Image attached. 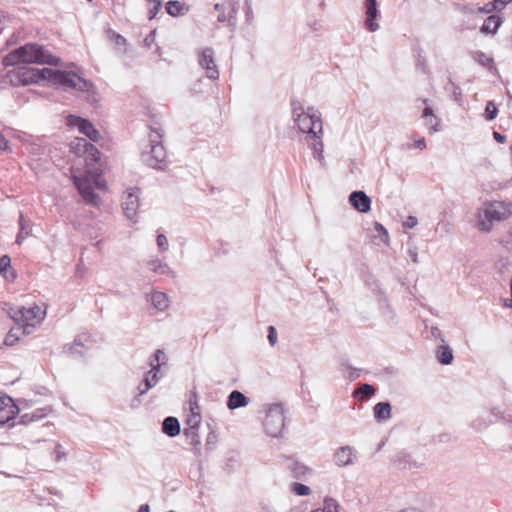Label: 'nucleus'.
Here are the masks:
<instances>
[{"label": "nucleus", "mask_w": 512, "mask_h": 512, "mask_svg": "<svg viewBox=\"0 0 512 512\" xmlns=\"http://www.w3.org/2000/svg\"><path fill=\"white\" fill-rule=\"evenodd\" d=\"M160 379H161V376H155L154 373L146 372L144 374L142 383H143V385H146V387L152 389L153 387H155L158 384Z\"/></svg>", "instance_id": "nucleus-38"}, {"label": "nucleus", "mask_w": 512, "mask_h": 512, "mask_svg": "<svg viewBox=\"0 0 512 512\" xmlns=\"http://www.w3.org/2000/svg\"><path fill=\"white\" fill-rule=\"evenodd\" d=\"M62 446L60 444H57L56 446V460L60 461L61 459L65 458V453L61 451Z\"/></svg>", "instance_id": "nucleus-56"}, {"label": "nucleus", "mask_w": 512, "mask_h": 512, "mask_svg": "<svg viewBox=\"0 0 512 512\" xmlns=\"http://www.w3.org/2000/svg\"><path fill=\"white\" fill-rule=\"evenodd\" d=\"M150 507L148 504H143L139 507L138 512H149Z\"/></svg>", "instance_id": "nucleus-64"}, {"label": "nucleus", "mask_w": 512, "mask_h": 512, "mask_svg": "<svg viewBox=\"0 0 512 512\" xmlns=\"http://www.w3.org/2000/svg\"><path fill=\"white\" fill-rule=\"evenodd\" d=\"M493 137L498 143H503L506 139V137L499 132H493Z\"/></svg>", "instance_id": "nucleus-59"}, {"label": "nucleus", "mask_w": 512, "mask_h": 512, "mask_svg": "<svg viewBox=\"0 0 512 512\" xmlns=\"http://www.w3.org/2000/svg\"><path fill=\"white\" fill-rule=\"evenodd\" d=\"M73 148L77 154L83 153L86 160L96 162L100 157L99 150L85 138H78Z\"/></svg>", "instance_id": "nucleus-16"}, {"label": "nucleus", "mask_w": 512, "mask_h": 512, "mask_svg": "<svg viewBox=\"0 0 512 512\" xmlns=\"http://www.w3.org/2000/svg\"><path fill=\"white\" fill-rule=\"evenodd\" d=\"M512 0H493L486 5L482 6V8H478L477 10L481 13L487 14L494 10H502L505 6L510 3Z\"/></svg>", "instance_id": "nucleus-31"}, {"label": "nucleus", "mask_w": 512, "mask_h": 512, "mask_svg": "<svg viewBox=\"0 0 512 512\" xmlns=\"http://www.w3.org/2000/svg\"><path fill=\"white\" fill-rule=\"evenodd\" d=\"M502 24V20L498 15L489 16L481 27V32L484 34H495Z\"/></svg>", "instance_id": "nucleus-23"}, {"label": "nucleus", "mask_w": 512, "mask_h": 512, "mask_svg": "<svg viewBox=\"0 0 512 512\" xmlns=\"http://www.w3.org/2000/svg\"><path fill=\"white\" fill-rule=\"evenodd\" d=\"M374 230L376 232L375 235H373V241L376 245H383L387 244L389 241V235L387 230L384 228V226L378 222H375L374 224Z\"/></svg>", "instance_id": "nucleus-29"}, {"label": "nucleus", "mask_w": 512, "mask_h": 512, "mask_svg": "<svg viewBox=\"0 0 512 512\" xmlns=\"http://www.w3.org/2000/svg\"><path fill=\"white\" fill-rule=\"evenodd\" d=\"M86 350L87 347L81 340V337H77L71 345L64 347V351L74 357H82Z\"/></svg>", "instance_id": "nucleus-24"}, {"label": "nucleus", "mask_w": 512, "mask_h": 512, "mask_svg": "<svg viewBox=\"0 0 512 512\" xmlns=\"http://www.w3.org/2000/svg\"><path fill=\"white\" fill-rule=\"evenodd\" d=\"M187 11L188 8L185 6V4H182L177 0L168 1L166 3V12L172 17L184 15Z\"/></svg>", "instance_id": "nucleus-27"}, {"label": "nucleus", "mask_w": 512, "mask_h": 512, "mask_svg": "<svg viewBox=\"0 0 512 512\" xmlns=\"http://www.w3.org/2000/svg\"><path fill=\"white\" fill-rule=\"evenodd\" d=\"M151 7L149 8V19L152 20L153 18H155V16L157 15V13L159 12V10L161 9L162 6H158V5H150Z\"/></svg>", "instance_id": "nucleus-54"}, {"label": "nucleus", "mask_w": 512, "mask_h": 512, "mask_svg": "<svg viewBox=\"0 0 512 512\" xmlns=\"http://www.w3.org/2000/svg\"><path fill=\"white\" fill-rule=\"evenodd\" d=\"M435 356L442 365H449L454 359L453 351L448 345H440L435 351Z\"/></svg>", "instance_id": "nucleus-21"}, {"label": "nucleus", "mask_w": 512, "mask_h": 512, "mask_svg": "<svg viewBox=\"0 0 512 512\" xmlns=\"http://www.w3.org/2000/svg\"><path fill=\"white\" fill-rule=\"evenodd\" d=\"M311 139L313 140V142L309 143V146L313 149L314 156L321 163H323V160H324V157H323V143L321 141V137H319L318 139H315V138H311Z\"/></svg>", "instance_id": "nucleus-36"}, {"label": "nucleus", "mask_w": 512, "mask_h": 512, "mask_svg": "<svg viewBox=\"0 0 512 512\" xmlns=\"http://www.w3.org/2000/svg\"><path fill=\"white\" fill-rule=\"evenodd\" d=\"M365 27L370 32H375L379 29V24L376 22L377 18L380 16V12L378 10V4L376 0H365Z\"/></svg>", "instance_id": "nucleus-14"}, {"label": "nucleus", "mask_w": 512, "mask_h": 512, "mask_svg": "<svg viewBox=\"0 0 512 512\" xmlns=\"http://www.w3.org/2000/svg\"><path fill=\"white\" fill-rule=\"evenodd\" d=\"M408 255L414 263H418V253L415 247L408 249Z\"/></svg>", "instance_id": "nucleus-55"}, {"label": "nucleus", "mask_w": 512, "mask_h": 512, "mask_svg": "<svg viewBox=\"0 0 512 512\" xmlns=\"http://www.w3.org/2000/svg\"><path fill=\"white\" fill-rule=\"evenodd\" d=\"M73 183L86 203L96 205L99 196L94 192L88 176L73 174Z\"/></svg>", "instance_id": "nucleus-9"}, {"label": "nucleus", "mask_w": 512, "mask_h": 512, "mask_svg": "<svg viewBox=\"0 0 512 512\" xmlns=\"http://www.w3.org/2000/svg\"><path fill=\"white\" fill-rule=\"evenodd\" d=\"M190 410L192 414L193 412H198L199 407L196 401L192 402V400H190Z\"/></svg>", "instance_id": "nucleus-63"}, {"label": "nucleus", "mask_w": 512, "mask_h": 512, "mask_svg": "<svg viewBox=\"0 0 512 512\" xmlns=\"http://www.w3.org/2000/svg\"><path fill=\"white\" fill-rule=\"evenodd\" d=\"M333 460L338 467L353 465L357 460V451L350 445L341 446L335 451Z\"/></svg>", "instance_id": "nucleus-13"}, {"label": "nucleus", "mask_w": 512, "mask_h": 512, "mask_svg": "<svg viewBox=\"0 0 512 512\" xmlns=\"http://www.w3.org/2000/svg\"><path fill=\"white\" fill-rule=\"evenodd\" d=\"M150 390V388L146 387V385H143L142 381L137 386V396H143L147 394V392Z\"/></svg>", "instance_id": "nucleus-53"}, {"label": "nucleus", "mask_w": 512, "mask_h": 512, "mask_svg": "<svg viewBox=\"0 0 512 512\" xmlns=\"http://www.w3.org/2000/svg\"><path fill=\"white\" fill-rule=\"evenodd\" d=\"M425 120H426V125L429 126V128L433 132H437L440 130L441 120L436 115L433 114L432 116H430L428 119H425Z\"/></svg>", "instance_id": "nucleus-44"}, {"label": "nucleus", "mask_w": 512, "mask_h": 512, "mask_svg": "<svg viewBox=\"0 0 512 512\" xmlns=\"http://www.w3.org/2000/svg\"><path fill=\"white\" fill-rule=\"evenodd\" d=\"M122 208L125 216L133 223L138 222L139 190L130 189L122 201Z\"/></svg>", "instance_id": "nucleus-10"}, {"label": "nucleus", "mask_w": 512, "mask_h": 512, "mask_svg": "<svg viewBox=\"0 0 512 512\" xmlns=\"http://www.w3.org/2000/svg\"><path fill=\"white\" fill-rule=\"evenodd\" d=\"M351 206L361 213H367L371 209V199L364 191H353L349 195Z\"/></svg>", "instance_id": "nucleus-15"}, {"label": "nucleus", "mask_w": 512, "mask_h": 512, "mask_svg": "<svg viewBox=\"0 0 512 512\" xmlns=\"http://www.w3.org/2000/svg\"><path fill=\"white\" fill-rule=\"evenodd\" d=\"M394 463L400 469H411L413 467H416V463L412 460L410 454L404 451L398 452L395 455Z\"/></svg>", "instance_id": "nucleus-25"}, {"label": "nucleus", "mask_w": 512, "mask_h": 512, "mask_svg": "<svg viewBox=\"0 0 512 512\" xmlns=\"http://www.w3.org/2000/svg\"><path fill=\"white\" fill-rule=\"evenodd\" d=\"M151 270L157 274L171 275L175 277V272L169 267V265L159 259H153L149 262Z\"/></svg>", "instance_id": "nucleus-26"}, {"label": "nucleus", "mask_w": 512, "mask_h": 512, "mask_svg": "<svg viewBox=\"0 0 512 512\" xmlns=\"http://www.w3.org/2000/svg\"><path fill=\"white\" fill-rule=\"evenodd\" d=\"M149 359H152L154 360V363H159L161 365H166L168 361L167 355L162 349H157Z\"/></svg>", "instance_id": "nucleus-41"}, {"label": "nucleus", "mask_w": 512, "mask_h": 512, "mask_svg": "<svg viewBox=\"0 0 512 512\" xmlns=\"http://www.w3.org/2000/svg\"><path fill=\"white\" fill-rule=\"evenodd\" d=\"M8 147V142L3 135L0 134V150H5Z\"/></svg>", "instance_id": "nucleus-61"}, {"label": "nucleus", "mask_w": 512, "mask_h": 512, "mask_svg": "<svg viewBox=\"0 0 512 512\" xmlns=\"http://www.w3.org/2000/svg\"><path fill=\"white\" fill-rule=\"evenodd\" d=\"M264 430L270 437L280 438L285 428V414L281 403L268 405L263 421Z\"/></svg>", "instance_id": "nucleus-4"}, {"label": "nucleus", "mask_w": 512, "mask_h": 512, "mask_svg": "<svg viewBox=\"0 0 512 512\" xmlns=\"http://www.w3.org/2000/svg\"><path fill=\"white\" fill-rule=\"evenodd\" d=\"M184 435L189 440V443L194 446H198L200 444V438L198 435V430H193L192 428H185Z\"/></svg>", "instance_id": "nucleus-39"}, {"label": "nucleus", "mask_w": 512, "mask_h": 512, "mask_svg": "<svg viewBox=\"0 0 512 512\" xmlns=\"http://www.w3.org/2000/svg\"><path fill=\"white\" fill-rule=\"evenodd\" d=\"M18 338L13 334V330H11L9 332V334L6 336L5 340H4V343L8 346H12L14 345L15 341L17 340Z\"/></svg>", "instance_id": "nucleus-52"}, {"label": "nucleus", "mask_w": 512, "mask_h": 512, "mask_svg": "<svg viewBox=\"0 0 512 512\" xmlns=\"http://www.w3.org/2000/svg\"><path fill=\"white\" fill-rule=\"evenodd\" d=\"M497 113H498V109L497 107L495 106L494 102L492 101H489L486 105V108H485V117L487 120H493L496 118L497 116Z\"/></svg>", "instance_id": "nucleus-43"}, {"label": "nucleus", "mask_w": 512, "mask_h": 512, "mask_svg": "<svg viewBox=\"0 0 512 512\" xmlns=\"http://www.w3.org/2000/svg\"><path fill=\"white\" fill-rule=\"evenodd\" d=\"M433 114L434 113H433V110H432L431 107H425L424 110H423L422 117L425 118V119H428Z\"/></svg>", "instance_id": "nucleus-58"}, {"label": "nucleus", "mask_w": 512, "mask_h": 512, "mask_svg": "<svg viewBox=\"0 0 512 512\" xmlns=\"http://www.w3.org/2000/svg\"><path fill=\"white\" fill-rule=\"evenodd\" d=\"M199 65L206 71V76L211 80L219 78V71L214 60V51L212 48H205L198 57Z\"/></svg>", "instance_id": "nucleus-12"}, {"label": "nucleus", "mask_w": 512, "mask_h": 512, "mask_svg": "<svg viewBox=\"0 0 512 512\" xmlns=\"http://www.w3.org/2000/svg\"><path fill=\"white\" fill-rule=\"evenodd\" d=\"M415 147L418 149H424L426 147V142L424 138H420L415 141Z\"/></svg>", "instance_id": "nucleus-60"}, {"label": "nucleus", "mask_w": 512, "mask_h": 512, "mask_svg": "<svg viewBox=\"0 0 512 512\" xmlns=\"http://www.w3.org/2000/svg\"><path fill=\"white\" fill-rule=\"evenodd\" d=\"M162 135L156 129L151 130L150 150L142 153V160L147 166L164 171L168 167L167 153L160 139Z\"/></svg>", "instance_id": "nucleus-2"}, {"label": "nucleus", "mask_w": 512, "mask_h": 512, "mask_svg": "<svg viewBox=\"0 0 512 512\" xmlns=\"http://www.w3.org/2000/svg\"><path fill=\"white\" fill-rule=\"evenodd\" d=\"M288 469L290 470L292 476L296 479L305 477L310 471L306 465L298 461H291V463L288 465Z\"/></svg>", "instance_id": "nucleus-30"}, {"label": "nucleus", "mask_w": 512, "mask_h": 512, "mask_svg": "<svg viewBox=\"0 0 512 512\" xmlns=\"http://www.w3.org/2000/svg\"><path fill=\"white\" fill-rule=\"evenodd\" d=\"M11 268V259L8 255H3L0 257V274L4 276L7 280H14L16 278V274L11 272L10 275L7 274V270Z\"/></svg>", "instance_id": "nucleus-32"}, {"label": "nucleus", "mask_w": 512, "mask_h": 512, "mask_svg": "<svg viewBox=\"0 0 512 512\" xmlns=\"http://www.w3.org/2000/svg\"><path fill=\"white\" fill-rule=\"evenodd\" d=\"M47 80L52 81L54 84L79 91H89L92 87L91 82L70 71L50 69V73L47 74Z\"/></svg>", "instance_id": "nucleus-6"}, {"label": "nucleus", "mask_w": 512, "mask_h": 512, "mask_svg": "<svg viewBox=\"0 0 512 512\" xmlns=\"http://www.w3.org/2000/svg\"><path fill=\"white\" fill-rule=\"evenodd\" d=\"M25 52H23L24 64H47L57 66L60 64V59L51 54L44 46L37 43H27L23 45Z\"/></svg>", "instance_id": "nucleus-5"}, {"label": "nucleus", "mask_w": 512, "mask_h": 512, "mask_svg": "<svg viewBox=\"0 0 512 512\" xmlns=\"http://www.w3.org/2000/svg\"><path fill=\"white\" fill-rule=\"evenodd\" d=\"M293 117L299 130L302 133L310 135V138L318 139L322 135L321 116L313 107L304 111L302 107H297L293 103Z\"/></svg>", "instance_id": "nucleus-1"}, {"label": "nucleus", "mask_w": 512, "mask_h": 512, "mask_svg": "<svg viewBox=\"0 0 512 512\" xmlns=\"http://www.w3.org/2000/svg\"><path fill=\"white\" fill-rule=\"evenodd\" d=\"M108 34L110 40L114 42L116 45L123 46L126 44V39L122 35L116 33L115 31L109 30Z\"/></svg>", "instance_id": "nucleus-46"}, {"label": "nucleus", "mask_w": 512, "mask_h": 512, "mask_svg": "<svg viewBox=\"0 0 512 512\" xmlns=\"http://www.w3.org/2000/svg\"><path fill=\"white\" fill-rule=\"evenodd\" d=\"M473 58L476 62H478L483 67H491L493 64V59L487 56L485 53L477 51L473 54Z\"/></svg>", "instance_id": "nucleus-37"}, {"label": "nucleus", "mask_w": 512, "mask_h": 512, "mask_svg": "<svg viewBox=\"0 0 512 512\" xmlns=\"http://www.w3.org/2000/svg\"><path fill=\"white\" fill-rule=\"evenodd\" d=\"M374 417L378 422L391 418V405L389 402H379L373 408Z\"/></svg>", "instance_id": "nucleus-20"}, {"label": "nucleus", "mask_w": 512, "mask_h": 512, "mask_svg": "<svg viewBox=\"0 0 512 512\" xmlns=\"http://www.w3.org/2000/svg\"><path fill=\"white\" fill-rule=\"evenodd\" d=\"M12 399L5 397L0 399V425H4L15 417L16 407L10 405Z\"/></svg>", "instance_id": "nucleus-17"}, {"label": "nucleus", "mask_w": 512, "mask_h": 512, "mask_svg": "<svg viewBox=\"0 0 512 512\" xmlns=\"http://www.w3.org/2000/svg\"><path fill=\"white\" fill-rule=\"evenodd\" d=\"M444 90L452 96L454 101H461L462 90L451 79H448L447 83L444 85Z\"/></svg>", "instance_id": "nucleus-33"}, {"label": "nucleus", "mask_w": 512, "mask_h": 512, "mask_svg": "<svg viewBox=\"0 0 512 512\" xmlns=\"http://www.w3.org/2000/svg\"><path fill=\"white\" fill-rule=\"evenodd\" d=\"M510 214V207L503 202L488 203L483 211L478 212L477 226L481 231L489 232L492 229L493 221L504 220L508 218Z\"/></svg>", "instance_id": "nucleus-3"}, {"label": "nucleus", "mask_w": 512, "mask_h": 512, "mask_svg": "<svg viewBox=\"0 0 512 512\" xmlns=\"http://www.w3.org/2000/svg\"><path fill=\"white\" fill-rule=\"evenodd\" d=\"M481 8L480 6L476 5H464L461 7V11L465 14H474V13H480L477 9Z\"/></svg>", "instance_id": "nucleus-50"}, {"label": "nucleus", "mask_w": 512, "mask_h": 512, "mask_svg": "<svg viewBox=\"0 0 512 512\" xmlns=\"http://www.w3.org/2000/svg\"><path fill=\"white\" fill-rule=\"evenodd\" d=\"M162 432L169 437H175L180 433V423L177 418L166 417L162 423Z\"/></svg>", "instance_id": "nucleus-19"}, {"label": "nucleus", "mask_w": 512, "mask_h": 512, "mask_svg": "<svg viewBox=\"0 0 512 512\" xmlns=\"http://www.w3.org/2000/svg\"><path fill=\"white\" fill-rule=\"evenodd\" d=\"M30 415H31L30 420H33V421L39 420L45 416V414H43L40 411L32 412V413H30Z\"/></svg>", "instance_id": "nucleus-57"}, {"label": "nucleus", "mask_w": 512, "mask_h": 512, "mask_svg": "<svg viewBox=\"0 0 512 512\" xmlns=\"http://www.w3.org/2000/svg\"><path fill=\"white\" fill-rule=\"evenodd\" d=\"M268 341L271 346H274L277 342V331L274 326L268 327Z\"/></svg>", "instance_id": "nucleus-48"}, {"label": "nucleus", "mask_w": 512, "mask_h": 512, "mask_svg": "<svg viewBox=\"0 0 512 512\" xmlns=\"http://www.w3.org/2000/svg\"><path fill=\"white\" fill-rule=\"evenodd\" d=\"M149 366H150V370L148 371L149 373H154L155 376H161L162 377V374H161V364L159 363H154V360L152 359H149Z\"/></svg>", "instance_id": "nucleus-47"}, {"label": "nucleus", "mask_w": 512, "mask_h": 512, "mask_svg": "<svg viewBox=\"0 0 512 512\" xmlns=\"http://www.w3.org/2000/svg\"><path fill=\"white\" fill-rule=\"evenodd\" d=\"M30 417H31L30 413H25V414H23V415L21 416V423L26 424V423L33 422V420H30Z\"/></svg>", "instance_id": "nucleus-62"}, {"label": "nucleus", "mask_w": 512, "mask_h": 512, "mask_svg": "<svg viewBox=\"0 0 512 512\" xmlns=\"http://www.w3.org/2000/svg\"><path fill=\"white\" fill-rule=\"evenodd\" d=\"M50 68H31L26 66L18 67L9 72L10 81L14 85H29L38 83L41 80H47V74Z\"/></svg>", "instance_id": "nucleus-7"}, {"label": "nucleus", "mask_w": 512, "mask_h": 512, "mask_svg": "<svg viewBox=\"0 0 512 512\" xmlns=\"http://www.w3.org/2000/svg\"><path fill=\"white\" fill-rule=\"evenodd\" d=\"M291 491L299 496H307L310 494V488L302 483H293L291 485Z\"/></svg>", "instance_id": "nucleus-40"}, {"label": "nucleus", "mask_w": 512, "mask_h": 512, "mask_svg": "<svg viewBox=\"0 0 512 512\" xmlns=\"http://www.w3.org/2000/svg\"><path fill=\"white\" fill-rule=\"evenodd\" d=\"M374 394H375V388L368 383L361 384L357 389H355L353 391L354 397L361 395L363 399H368L371 396H373Z\"/></svg>", "instance_id": "nucleus-34"}, {"label": "nucleus", "mask_w": 512, "mask_h": 512, "mask_svg": "<svg viewBox=\"0 0 512 512\" xmlns=\"http://www.w3.org/2000/svg\"><path fill=\"white\" fill-rule=\"evenodd\" d=\"M418 223V220L415 216H408L406 221L404 222V226L406 228H414Z\"/></svg>", "instance_id": "nucleus-51"}, {"label": "nucleus", "mask_w": 512, "mask_h": 512, "mask_svg": "<svg viewBox=\"0 0 512 512\" xmlns=\"http://www.w3.org/2000/svg\"><path fill=\"white\" fill-rule=\"evenodd\" d=\"M201 422V416L199 412H193L191 416L187 420V427L186 428H192L193 430H198Z\"/></svg>", "instance_id": "nucleus-42"}, {"label": "nucleus", "mask_w": 512, "mask_h": 512, "mask_svg": "<svg viewBox=\"0 0 512 512\" xmlns=\"http://www.w3.org/2000/svg\"><path fill=\"white\" fill-rule=\"evenodd\" d=\"M156 243L160 252H166L168 250V239L164 234H159L157 236Z\"/></svg>", "instance_id": "nucleus-45"}, {"label": "nucleus", "mask_w": 512, "mask_h": 512, "mask_svg": "<svg viewBox=\"0 0 512 512\" xmlns=\"http://www.w3.org/2000/svg\"><path fill=\"white\" fill-rule=\"evenodd\" d=\"M45 312L41 310V308L37 305L25 308L22 307L18 310L14 319L17 322L22 323V329L24 334H30L32 329L35 328L37 324H40L44 319Z\"/></svg>", "instance_id": "nucleus-8"}, {"label": "nucleus", "mask_w": 512, "mask_h": 512, "mask_svg": "<svg viewBox=\"0 0 512 512\" xmlns=\"http://www.w3.org/2000/svg\"><path fill=\"white\" fill-rule=\"evenodd\" d=\"M430 332H431V336L434 339L439 340L442 343L445 342L444 335L442 334L441 330L437 326H432Z\"/></svg>", "instance_id": "nucleus-49"}, {"label": "nucleus", "mask_w": 512, "mask_h": 512, "mask_svg": "<svg viewBox=\"0 0 512 512\" xmlns=\"http://www.w3.org/2000/svg\"><path fill=\"white\" fill-rule=\"evenodd\" d=\"M25 49L26 48H23V46H20L19 48L9 52L3 57V65L14 66L19 63H23V52H25Z\"/></svg>", "instance_id": "nucleus-22"}, {"label": "nucleus", "mask_w": 512, "mask_h": 512, "mask_svg": "<svg viewBox=\"0 0 512 512\" xmlns=\"http://www.w3.org/2000/svg\"><path fill=\"white\" fill-rule=\"evenodd\" d=\"M151 303L156 309H158L160 311L167 309L169 306V301H168L167 295L165 293L159 292V291H155L154 293H152Z\"/></svg>", "instance_id": "nucleus-28"}, {"label": "nucleus", "mask_w": 512, "mask_h": 512, "mask_svg": "<svg viewBox=\"0 0 512 512\" xmlns=\"http://www.w3.org/2000/svg\"><path fill=\"white\" fill-rule=\"evenodd\" d=\"M339 504L332 498H325L323 508L314 509V512H338Z\"/></svg>", "instance_id": "nucleus-35"}, {"label": "nucleus", "mask_w": 512, "mask_h": 512, "mask_svg": "<svg viewBox=\"0 0 512 512\" xmlns=\"http://www.w3.org/2000/svg\"><path fill=\"white\" fill-rule=\"evenodd\" d=\"M68 124L72 127H77L78 130L93 142H98L100 133L93 124L84 118L70 115L68 117Z\"/></svg>", "instance_id": "nucleus-11"}, {"label": "nucleus", "mask_w": 512, "mask_h": 512, "mask_svg": "<svg viewBox=\"0 0 512 512\" xmlns=\"http://www.w3.org/2000/svg\"><path fill=\"white\" fill-rule=\"evenodd\" d=\"M248 403V397H246L242 392L238 390H233L228 396L227 407L230 410H235L247 406Z\"/></svg>", "instance_id": "nucleus-18"}]
</instances>
